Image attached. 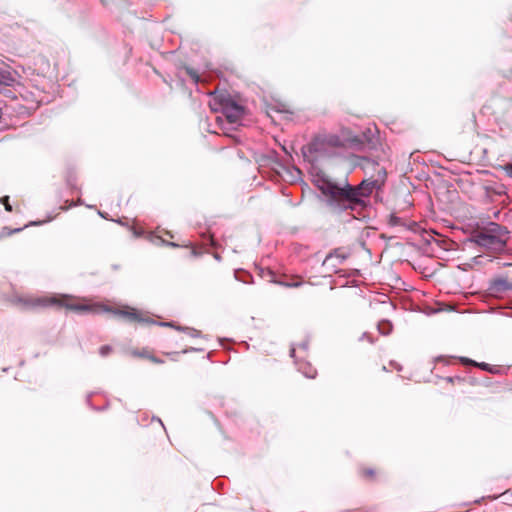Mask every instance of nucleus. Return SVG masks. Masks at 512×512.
<instances>
[{
    "mask_svg": "<svg viewBox=\"0 0 512 512\" xmlns=\"http://www.w3.org/2000/svg\"><path fill=\"white\" fill-rule=\"evenodd\" d=\"M379 179H365L358 186L345 184L343 187L323 176H316L315 185L327 197V205L333 211L358 210L366 206L368 198L375 188H379L386 177L383 168L378 170Z\"/></svg>",
    "mask_w": 512,
    "mask_h": 512,
    "instance_id": "nucleus-1",
    "label": "nucleus"
},
{
    "mask_svg": "<svg viewBox=\"0 0 512 512\" xmlns=\"http://www.w3.org/2000/svg\"><path fill=\"white\" fill-rule=\"evenodd\" d=\"M23 304L28 308L59 306L81 313L86 312L100 314L102 312H111L116 316L125 318L129 322H148V320L135 308L125 307L123 309H111L105 304L91 303L85 298H79L68 294L28 298L23 300Z\"/></svg>",
    "mask_w": 512,
    "mask_h": 512,
    "instance_id": "nucleus-2",
    "label": "nucleus"
},
{
    "mask_svg": "<svg viewBox=\"0 0 512 512\" xmlns=\"http://www.w3.org/2000/svg\"><path fill=\"white\" fill-rule=\"evenodd\" d=\"M209 106L213 111H220L229 124H238L244 114V108L227 95L213 96Z\"/></svg>",
    "mask_w": 512,
    "mask_h": 512,
    "instance_id": "nucleus-3",
    "label": "nucleus"
},
{
    "mask_svg": "<svg viewBox=\"0 0 512 512\" xmlns=\"http://www.w3.org/2000/svg\"><path fill=\"white\" fill-rule=\"evenodd\" d=\"M341 140L336 135L317 137L310 145V150L317 153L319 156H329L332 154V149L339 147Z\"/></svg>",
    "mask_w": 512,
    "mask_h": 512,
    "instance_id": "nucleus-4",
    "label": "nucleus"
},
{
    "mask_svg": "<svg viewBox=\"0 0 512 512\" xmlns=\"http://www.w3.org/2000/svg\"><path fill=\"white\" fill-rule=\"evenodd\" d=\"M476 243L486 248H497L504 243V240L500 236L488 233L480 232L476 235Z\"/></svg>",
    "mask_w": 512,
    "mask_h": 512,
    "instance_id": "nucleus-5",
    "label": "nucleus"
},
{
    "mask_svg": "<svg viewBox=\"0 0 512 512\" xmlns=\"http://www.w3.org/2000/svg\"><path fill=\"white\" fill-rule=\"evenodd\" d=\"M460 360L465 365L476 366V367H479L481 370L488 371L490 373H495L497 370L496 367L491 366L490 364L485 363V362L478 363V362H476L472 359L466 358V357H462Z\"/></svg>",
    "mask_w": 512,
    "mask_h": 512,
    "instance_id": "nucleus-6",
    "label": "nucleus"
},
{
    "mask_svg": "<svg viewBox=\"0 0 512 512\" xmlns=\"http://www.w3.org/2000/svg\"><path fill=\"white\" fill-rule=\"evenodd\" d=\"M510 289H512V285L506 279H498L491 286L494 293H502Z\"/></svg>",
    "mask_w": 512,
    "mask_h": 512,
    "instance_id": "nucleus-7",
    "label": "nucleus"
},
{
    "mask_svg": "<svg viewBox=\"0 0 512 512\" xmlns=\"http://www.w3.org/2000/svg\"><path fill=\"white\" fill-rule=\"evenodd\" d=\"M298 369L303 373L307 378H315L317 371L313 368L309 363L306 362H297Z\"/></svg>",
    "mask_w": 512,
    "mask_h": 512,
    "instance_id": "nucleus-8",
    "label": "nucleus"
},
{
    "mask_svg": "<svg viewBox=\"0 0 512 512\" xmlns=\"http://www.w3.org/2000/svg\"><path fill=\"white\" fill-rule=\"evenodd\" d=\"M392 328V324L389 321L383 320L378 323V330L382 335H389Z\"/></svg>",
    "mask_w": 512,
    "mask_h": 512,
    "instance_id": "nucleus-9",
    "label": "nucleus"
},
{
    "mask_svg": "<svg viewBox=\"0 0 512 512\" xmlns=\"http://www.w3.org/2000/svg\"><path fill=\"white\" fill-rule=\"evenodd\" d=\"M112 352V347L109 345H103L99 349V353L101 356H108Z\"/></svg>",
    "mask_w": 512,
    "mask_h": 512,
    "instance_id": "nucleus-10",
    "label": "nucleus"
},
{
    "mask_svg": "<svg viewBox=\"0 0 512 512\" xmlns=\"http://www.w3.org/2000/svg\"><path fill=\"white\" fill-rule=\"evenodd\" d=\"M0 202L4 205L6 211H8V212L12 211V206L9 203V197L8 196L2 197L0 199Z\"/></svg>",
    "mask_w": 512,
    "mask_h": 512,
    "instance_id": "nucleus-11",
    "label": "nucleus"
},
{
    "mask_svg": "<svg viewBox=\"0 0 512 512\" xmlns=\"http://www.w3.org/2000/svg\"><path fill=\"white\" fill-rule=\"evenodd\" d=\"M147 358L152 361L153 363H156V364H161L163 363V360L153 356V355H150V356H147Z\"/></svg>",
    "mask_w": 512,
    "mask_h": 512,
    "instance_id": "nucleus-12",
    "label": "nucleus"
},
{
    "mask_svg": "<svg viewBox=\"0 0 512 512\" xmlns=\"http://www.w3.org/2000/svg\"><path fill=\"white\" fill-rule=\"evenodd\" d=\"M188 73L189 75L191 76V78L197 83L199 81V76L196 72L192 71V70H188Z\"/></svg>",
    "mask_w": 512,
    "mask_h": 512,
    "instance_id": "nucleus-13",
    "label": "nucleus"
},
{
    "mask_svg": "<svg viewBox=\"0 0 512 512\" xmlns=\"http://www.w3.org/2000/svg\"><path fill=\"white\" fill-rule=\"evenodd\" d=\"M505 171L509 177L512 178V164H509L505 167Z\"/></svg>",
    "mask_w": 512,
    "mask_h": 512,
    "instance_id": "nucleus-14",
    "label": "nucleus"
},
{
    "mask_svg": "<svg viewBox=\"0 0 512 512\" xmlns=\"http://www.w3.org/2000/svg\"><path fill=\"white\" fill-rule=\"evenodd\" d=\"M299 348L303 349L304 351L307 350V344L306 343H303L301 345H299Z\"/></svg>",
    "mask_w": 512,
    "mask_h": 512,
    "instance_id": "nucleus-15",
    "label": "nucleus"
},
{
    "mask_svg": "<svg viewBox=\"0 0 512 512\" xmlns=\"http://www.w3.org/2000/svg\"><path fill=\"white\" fill-rule=\"evenodd\" d=\"M134 355H136V356H141V357H146V358H147V356H148V355H147V354H145V353H136V352L134 353Z\"/></svg>",
    "mask_w": 512,
    "mask_h": 512,
    "instance_id": "nucleus-16",
    "label": "nucleus"
},
{
    "mask_svg": "<svg viewBox=\"0 0 512 512\" xmlns=\"http://www.w3.org/2000/svg\"><path fill=\"white\" fill-rule=\"evenodd\" d=\"M365 474L368 475V476H372L374 474L373 470H367L365 471Z\"/></svg>",
    "mask_w": 512,
    "mask_h": 512,
    "instance_id": "nucleus-17",
    "label": "nucleus"
},
{
    "mask_svg": "<svg viewBox=\"0 0 512 512\" xmlns=\"http://www.w3.org/2000/svg\"><path fill=\"white\" fill-rule=\"evenodd\" d=\"M295 352H296V348L295 347L291 348L290 353H291L292 357H295Z\"/></svg>",
    "mask_w": 512,
    "mask_h": 512,
    "instance_id": "nucleus-18",
    "label": "nucleus"
},
{
    "mask_svg": "<svg viewBox=\"0 0 512 512\" xmlns=\"http://www.w3.org/2000/svg\"><path fill=\"white\" fill-rule=\"evenodd\" d=\"M287 286H290V287H296V286H299V283L287 284Z\"/></svg>",
    "mask_w": 512,
    "mask_h": 512,
    "instance_id": "nucleus-19",
    "label": "nucleus"
},
{
    "mask_svg": "<svg viewBox=\"0 0 512 512\" xmlns=\"http://www.w3.org/2000/svg\"><path fill=\"white\" fill-rule=\"evenodd\" d=\"M330 260V257H326L324 264H326Z\"/></svg>",
    "mask_w": 512,
    "mask_h": 512,
    "instance_id": "nucleus-20",
    "label": "nucleus"
},
{
    "mask_svg": "<svg viewBox=\"0 0 512 512\" xmlns=\"http://www.w3.org/2000/svg\"><path fill=\"white\" fill-rule=\"evenodd\" d=\"M169 245H170V246H176V244H175V243H172V242H171V243H169Z\"/></svg>",
    "mask_w": 512,
    "mask_h": 512,
    "instance_id": "nucleus-21",
    "label": "nucleus"
}]
</instances>
